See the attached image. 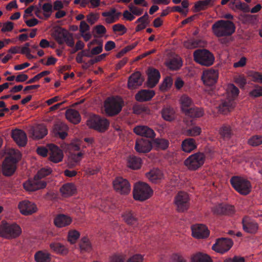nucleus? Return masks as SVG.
Segmentation results:
<instances>
[{
  "mask_svg": "<svg viewBox=\"0 0 262 262\" xmlns=\"http://www.w3.org/2000/svg\"><path fill=\"white\" fill-rule=\"evenodd\" d=\"M86 124L91 128L100 132H104L108 128L110 122L104 118L94 115L87 120Z\"/></svg>",
  "mask_w": 262,
  "mask_h": 262,
  "instance_id": "obj_9",
  "label": "nucleus"
},
{
  "mask_svg": "<svg viewBox=\"0 0 262 262\" xmlns=\"http://www.w3.org/2000/svg\"><path fill=\"white\" fill-rule=\"evenodd\" d=\"M235 30V25L230 20H219L212 26V32L217 37L230 36Z\"/></svg>",
  "mask_w": 262,
  "mask_h": 262,
  "instance_id": "obj_1",
  "label": "nucleus"
},
{
  "mask_svg": "<svg viewBox=\"0 0 262 262\" xmlns=\"http://www.w3.org/2000/svg\"><path fill=\"white\" fill-rule=\"evenodd\" d=\"M191 262H212L211 257L207 254L198 252L192 254L190 258Z\"/></svg>",
  "mask_w": 262,
  "mask_h": 262,
  "instance_id": "obj_36",
  "label": "nucleus"
},
{
  "mask_svg": "<svg viewBox=\"0 0 262 262\" xmlns=\"http://www.w3.org/2000/svg\"><path fill=\"white\" fill-rule=\"evenodd\" d=\"M205 156L202 152H196L190 155L184 161L185 165L190 170H195L204 163Z\"/></svg>",
  "mask_w": 262,
  "mask_h": 262,
  "instance_id": "obj_10",
  "label": "nucleus"
},
{
  "mask_svg": "<svg viewBox=\"0 0 262 262\" xmlns=\"http://www.w3.org/2000/svg\"><path fill=\"white\" fill-rule=\"evenodd\" d=\"M114 189L122 195H127L130 192V185L127 180L117 177L113 181Z\"/></svg>",
  "mask_w": 262,
  "mask_h": 262,
  "instance_id": "obj_11",
  "label": "nucleus"
},
{
  "mask_svg": "<svg viewBox=\"0 0 262 262\" xmlns=\"http://www.w3.org/2000/svg\"><path fill=\"white\" fill-rule=\"evenodd\" d=\"M50 248L53 251L61 255H67L69 252L68 249L60 243H51Z\"/></svg>",
  "mask_w": 262,
  "mask_h": 262,
  "instance_id": "obj_39",
  "label": "nucleus"
},
{
  "mask_svg": "<svg viewBox=\"0 0 262 262\" xmlns=\"http://www.w3.org/2000/svg\"><path fill=\"white\" fill-rule=\"evenodd\" d=\"M18 207L21 213L25 215H31L37 211L36 205L27 200L19 202Z\"/></svg>",
  "mask_w": 262,
  "mask_h": 262,
  "instance_id": "obj_18",
  "label": "nucleus"
},
{
  "mask_svg": "<svg viewBox=\"0 0 262 262\" xmlns=\"http://www.w3.org/2000/svg\"><path fill=\"white\" fill-rule=\"evenodd\" d=\"M68 31L66 29L61 27L57 28L54 31L53 36L58 44L62 45L64 43V39Z\"/></svg>",
  "mask_w": 262,
  "mask_h": 262,
  "instance_id": "obj_35",
  "label": "nucleus"
},
{
  "mask_svg": "<svg viewBox=\"0 0 262 262\" xmlns=\"http://www.w3.org/2000/svg\"><path fill=\"white\" fill-rule=\"evenodd\" d=\"M11 137L16 143L21 147L26 146L27 143V137L24 131L15 129L11 132Z\"/></svg>",
  "mask_w": 262,
  "mask_h": 262,
  "instance_id": "obj_19",
  "label": "nucleus"
},
{
  "mask_svg": "<svg viewBox=\"0 0 262 262\" xmlns=\"http://www.w3.org/2000/svg\"><path fill=\"white\" fill-rule=\"evenodd\" d=\"M230 183L234 189L242 195L248 194L251 190L250 182L247 179L239 176H233L230 179Z\"/></svg>",
  "mask_w": 262,
  "mask_h": 262,
  "instance_id": "obj_5",
  "label": "nucleus"
},
{
  "mask_svg": "<svg viewBox=\"0 0 262 262\" xmlns=\"http://www.w3.org/2000/svg\"><path fill=\"white\" fill-rule=\"evenodd\" d=\"M51 172L52 169L50 168H42L38 171L37 173L35 176V178L41 180L42 178L50 174Z\"/></svg>",
  "mask_w": 262,
  "mask_h": 262,
  "instance_id": "obj_57",
  "label": "nucleus"
},
{
  "mask_svg": "<svg viewBox=\"0 0 262 262\" xmlns=\"http://www.w3.org/2000/svg\"><path fill=\"white\" fill-rule=\"evenodd\" d=\"M124 222L128 225H134L138 222V219L135 213L131 210H126L121 215Z\"/></svg>",
  "mask_w": 262,
  "mask_h": 262,
  "instance_id": "obj_30",
  "label": "nucleus"
},
{
  "mask_svg": "<svg viewBox=\"0 0 262 262\" xmlns=\"http://www.w3.org/2000/svg\"><path fill=\"white\" fill-rule=\"evenodd\" d=\"M201 40L189 39L183 42V46L187 49H192L201 46Z\"/></svg>",
  "mask_w": 262,
  "mask_h": 262,
  "instance_id": "obj_48",
  "label": "nucleus"
},
{
  "mask_svg": "<svg viewBox=\"0 0 262 262\" xmlns=\"http://www.w3.org/2000/svg\"><path fill=\"white\" fill-rule=\"evenodd\" d=\"M134 132L137 135L146 138H152L155 136L153 129L147 126H137L134 128Z\"/></svg>",
  "mask_w": 262,
  "mask_h": 262,
  "instance_id": "obj_27",
  "label": "nucleus"
},
{
  "mask_svg": "<svg viewBox=\"0 0 262 262\" xmlns=\"http://www.w3.org/2000/svg\"><path fill=\"white\" fill-rule=\"evenodd\" d=\"M138 45V42H135V43L127 46L121 50L119 52L117 53L116 55V57L118 58L121 57L123 56L125 53L133 49L137 45Z\"/></svg>",
  "mask_w": 262,
  "mask_h": 262,
  "instance_id": "obj_61",
  "label": "nucleus"
},
{
  "mask_svg": "<svg viewBox=\"0 0 262 262\" xmlns=\"http://www.w3.org/2000/svg\"><path fill=\"white\" fill-rule=\"evenodd\" d=\"M16 157L10 156L6 157L2 164V173L7 177L11 176L16 169V163L21 158V154L19 151H15Z\"/></svg>",
  "mask_w": 262,
  "mask_h": 262,
  "instance_id": "obj_7",
  "label": "nucleus"
},
{
  "mask_svg": "<svg viewBox=\"0 0 262 262\" xmlns=\"http://www.w3.org/2000/svg\"><path fill=\"white\" fill-rule=\"evenodd\" d=\"M182 65V62L180 58H173L167 63V67L172 70L179 69Z\"/></svg>",
  "mask_w": 262,
  "mask_h": 262,
  "instance_id": "obj_50",
  "label": "nucleus"
},
{
  "mask_svg": "<svg viewBox=\"0 0 262 262\" xmlns=\"http://www.w3.org/2000/svg\"><path fill=\"white\" fill-rule=\"evenodd\" d=\"M47 186V183L45 181L39 180L35 178L32 180H29L23 184L24 189L27 191H35L43 189Z\"/></svg>",
  "mask_w": 262,
  "mask_h": 262,
  "instance_id": "obj_16",
  "label": "nucleus"
},
{
  "mask_svg": "<svg viewBox=\"0 0 262 262\" xmlns=\"http://www.w3.org/2000/svg\"><path fill=\"white\" fill-rule=\"evenodd\" d=\"M147 75V86L149 88H152L158 83L160 78V74L158 70L150 68L148 69Z\"/></svg>",
  "mask_w": 262,
  "mask_h": 262,
  "instance_id": "obj_21",
  "label": "nucleus"
},
{
  "mask_svg": "<svg viewBox=\"0 0 262 262\" xmlns=\"http://www.w3.org/2000/svg\"><path fill=\"white\" fill-rule=\"evenodd\" d=\"M30 133L35 139H39L47 134L48 130L45 125L39 124L30 129Z\"/></svg>",
  "mask_w": 262,
  "mask_h": 262,
  "instance_id": "obj_28",
  "label": "nucleus"
},
{
  "mask_svg": "<svg viewBox=\"0 0 262 262\" xmlns=\"http://www.w3.org/2000/svg\"><path fill=\"white\" fill-rule=\"evenodd\" d=\"M68 126L63 122H58L54 125L53 130L55 134L63 130H67Z\"/></svg>",
  "mask_w": 262,
  "mask_h": 262,
  "instance_id": "obj_60",
  "label": "nucleus"
},
{
  "mask_svg": "<svg viewBox=\"0 0 262 262\" xmlns=\"http://www.w3.org/2000/svg\"><path fill=\"white\" fill-rule=\"evenodd\" d=\"M202 129L200 127L195 126L191 128L188 129L186 131V134L188 136L195 137L201 134Z\"/></svg>",
  "mask_w": 262,
  "mask_h": 262,
  "instance_id": "obj_55",
  "label": "nucleus"
},
{
  "mask_svg": "<svg viewBox=\"0 0 262 262\" xmlns=\"http://www.w3.org/2000/svg\"><path fill=\"white\" fill-rule=\"evenodd\" d=\"M182 150L189 153L195 149L197 147V144L195 140L193 138H187L185 139L182 142Z\"/></svg>",
  "mask_w": 262,
  "mask_h": 262,
  "instance_id": "obj_31",
  "label": "nucleus"
},
{
  "mask_svg": "<svg viewBox=\"0 0 262 262\" xmlns=\"http://www.w3.org/2000/svg\"><path fill=\"white\" fill-rule=\"evenodd\" d=\"M99 18V13L92 12L86 16V20L91 25H93L98 20Z\"/></svg>",
  "mask_w": 262,
  "mask_h": 262,
  "instance_id": "obj_62",
  "label": "nucleus"
},
{
  "mask_svg": "<svg viewBox=\"0 0 262 262\" xmlns=\"http://www.w3.org/2000/svg\"><path fill=\"white\" fill-rule=\"evenodd\" d=\"M135 23L139 24L136 28V32H139L145 29L149 23V16L147 13L146 12L144 15L139 17Z\"/></svg>",
  "mask_w": 262,
  "mask_h": 262,
  "instance_id": "obj_40",
  "label": "nucleus"
},
{
  "mask_svg": "<svg viewBox=\"0 0 262 262\" xmlns=\"http://www.w3.org/2000/svg\"><path fill=\"white\" fill-rule=\"evenodd\" d=\"M66 118L74 124H78L81 120L79 112L74 109H69L66 112Z\"/></svg>",
  "mask_w": 262,
  "mask_h": 262,
  "instance_id": "obj_34",
  "label": "nucleus"
},
{
  "mask_svg": "<svg viewBox=\"0 0 262 262\" xmlns=\"http://www.w3.org/2000/svg\"><path fill=\"white\" fill-rule=\"evenodd\" d=\"M80 237V233L76 230H70L68 232V239L72 244H75Z\"/></svg>",
  "mask_w": 262,
  "mask_h": 262,
  "instance_id": "obj_52",
  "label": "nucleus"
},
{
  "mask_svg": "<svg viewBox=\"0 0 262 262\" xmlns=\"http://www.w3.org/2000/svg\"><path fill=\"white\" fill-rule=\"evenodd\" d=\"M125 258L124 254H114L110 256V262H125Z\"/></svg>",
  "mask_w": 262,
  "mask_h": 262,
  "instance_id": "obj_63",
  "label": "nucleus"
},
{
  "mask_svg": "<svg viewBox=\"0 0 262 262\" xmlns=\"http://www.w3.org/2000/svg\"><path fill=\"white\" fill-rule=\"evenodd\" d=\"M154 144L157 148L164 150L168 147L169 142L165 139L157 138L154 141Z\"/></svg>",
  "mask_w": 262,
  "mask_h": 262,
  "instance_id": "obj_51",
  "label": "nucleus"
},
{
  "mask_svg": "<svg viewBox=\"0 0 262 262\" xmlns=\"http://www.w3.org/2000/svg\"><path fill=\"white\" fill-rule=\"evenodd\" d=\"M218 77V71L210 69L203 71L201 79L205 85L212 86L216 83Z\"/></svg>",
  "mask_w": 262,
  "mask_h": 262,
  "instance_id": "obj_13",
  "label": "nucleus"
},
{
  "mask_svg": "<svg viewBox=\"0 0 262 262\" xmlns=\"http://www.w3.org/2000/svg\"><path fill=\"white\" fill-rule=\"evenodd\" d=\"M141 159L135 156H130L127 158V165L133 169H138L141 167Z\"/></svg>",
  "mask_w": 262,
  "mask_h": 262,
  "instance_id": "obj_38",
  "label": "nucleus"
},
{
  "mask_svg": "<svg viewBox=\"0 0 262 262\" xmlns=\"http://www.w3.org/2000/svg\"><path fill=\"white\" fill-rule=\"evenodd\" d=\"M20 227L16 223L9 224L2 222L0 225V236L7 239H13L21 234Z\"/></svg>",
  "mask_w": 262,
  "mask_h": 262,
  "instance_id": "obj_2",
  "label": "nucleus"
},
{
  "mask_svg": "<svg viewBox=\"0 0 262 262\" xmlns=\"http://www.w3.org/2000/svg\"><path fill=\"white\" fill-rule=\"evenodd\" d=\"M219 134L224 139H229L231 136V129L229 125H223L219 130Z\"/></svg>",
  "mask_w": 262,
  "mask_h": 262,
  "instance_id": "obj_49",
  "label": "nucleus"
},
{
  "mask_svg": "<svg viewBox=\"0 0 262 262\" xmlns=\"http://www.w3.org/2000/svg\"><path fill=\"white\" fill-rule=\"evenodd\" d=\"M193 56L194 61L201 66L209 67L214 61V55L206 49H197L194 51Z\"/></svg>",
  "mask_w": 262,
  "mask_h": 262,
  "instance_id": "obj_4",
  "label": "nucleus"
},
{
  "mask_svg": "<svg viewBox=\"0 0 262 262\" xmlns=\"http://www.w3.org/2000/svg\"><path fill=\"white\" fill-rule=\"evenodd\" d=\"M146 177L152 183H157L163 179V174L159 169H154L147 173Z\"/></svg>",
  "mask_w": 262,
  "mask_h": 262,
  "instance_id": "obj_32",
  "label": "nucleus"
},
{
  "mask_svg": "<svg viewBox=\"0 0 262 262\" xmlns=\"http://www.w3.org/2000/svg\"><path fill=\"white\" fill-rule=\"evenodd\" d=\"M72 218L66 214H57L54 219V224L58 228H63L69 226L72 222Z\"/></svg>",
  "mask_w": 262,
  "mask_h": 262,
  "instance_id": "obj_24",
  "label": "nucleus"
},
{
  "mask_svg": "<svg viewBox=\"0 0 262 262\" xmlns=\"http://www.w3.org/2000/svg\"><path fill=\"white\" fill-rule=\"evenodd\" d=\"M121 15V13L117 12L115 8H111L109 11L102 13V16L105 17V23L109 24L116 22Z\"/></svg>",
  "mask_w": 262,
  "mask_h": 262,
  "instance_id": "obj_25",
  "label": "nucleus"
},
{
  "mask_svg": "<svg viewBox=\"0 0 262 262\" xmlns=\"http://www.w3.org/2000/svg\"><path fill=\"white\" fill-rule=\"evenodd\" d=\"M189 196L184 191H179L174 198L173 204L176 210L178 212H184L187 211L190 205Z\"/></svg>",
  "mask_w": 262,
  "mask_h": 262,
  "instance_id": "obj_8",
  "label": "nucleus"
},
{
  "mask_svg": "<svg viewBox=\"0 0 262 262\" xmlns=\"http://www.w3.org/2000/svg\"><path fill=\"white\" fill-rule=\"evenodd\" d=\"M134 113L139 115L143 113H148L149 110L143 105H136L133 108Z\"/></svg>",
  "mask_w": 262,
  "mask_h": 262,
  "instance_id": "obj_58",
  "label": "nucleus"
},
{
  "mask_svg": "<svg viewBox=\"0 0 262 262\" xmlns=\"http://www.w3.org/2000/svg\"><path fill=\"white\" fill-rule=\"evenodd\" d=\"M155 95L152 90H143L136 94L135 98L140 102H144L150 100Z\"/></svg>",
  "mask_w": 262,
  "mask_h": 262,
  "instance_id": "obj_29",
  "label": "nucleus"
},
{
  "mask_svg": "<svg viewBox=\"0 0 262 262\" xmlns=\"http://www.w3.org/2000/svg\"><path fill=\"white\" fill-rule=\"evenodd\" d=\"M84 153L80 151L77 154L70 152L68 158V163L72 166L74 167L80 162L82 159Z\"/></svg>",
  "mask_w": 262,
  "mask_h": 262,
  "instance_id": "obj_43",
  "label": "nucleus"
},
{
  "mask_svg": "<svg viewBox=\"0 0 262 262\" xmlns=\"http://www.w3.org/2000/svg\"><path fill=\"white\" fill-rule=\"evenodd\" d=\"M162 115L164 120L171 121L174 119L175 112L173 108L167 106L163 108Z\"/></svg>",
  "mask_w": 262,
  "mask_h": 262,
  "instance_id": "obj_46",
  "label": "nucleus"
},
{
  "mask_svg": "<svg viewBox=\"0 0 262 262\" xmlns=\"http://www.w3.org/2000/svg\"><path fill=\"white\" fill-rule=\"evenodd\" d=\"M192 234L193 237L196 238H204L208 236L209 231L206 226L204 225H196L192 227Z\"/></svg>",
  "mask_w": 262,
  "mask_h": 262,
  "instance_id": "obj_23",
  "label": "nucleus"
},
{
  "mask_svg": "<svg viewBox=\"0 0 262 262\" xmlns=\"http://www.w3.org/2000/svg\"><path fill=\"white\" fill-rule=\"evenodd\" d=\"M152 194L153 191L147 184L138 182L135 184L133 189L135 200L143 201L150 198Z\"/></svg>",
  "mask_w": 262,
  "mask_h": 262,
  "instance_id": "obj_3",
  "label": "nucleus"
},
{
  "mask_svg": "<svg viewBox=\"0 0 262 262\" xmlns=\"http://www.w3.org/2000/svg\"><path fill=\"white\" fill-rule=\"evenodd\" d=\"M60 191L62 196L68 197L74 194L76 192V189L73 184L67 183L60 188Z\"/></svg>",
  "mask_w": 262,
  "mask_h": 262,
  "instance_id": "obj_37",
  "label": "nucleus"
},
{
  "mask_svg": "<svg viewBox=\"0 0 262 262\" xmlns=\"http://www.w3.org/2000/svg\"><path fill=\"white\" fill-rule=\"evenodd\" d=\"M34 259L36 262H50L51 254L47 251H39L34 255Z\"/></svg>",
  "mask_w": 262,
  "mask_h": 262,
  "instance_id": "obj_42",
  "label": "nucleus"
},
{
  "mask_svg": "<svg viewBox=\"0 0 262 262\" xmlns=\"http://www.w3.org/2000/svg\"><path fill=\"white\" fill-rule=\"evenodd\" d=\"M233 241L228 238H221L216 239L215 244L212 246V249L220 253H224L226 252L233 246Z\"/></svg>",
  "mask_w": 262,
  "mask_h": 262,
  "instance_id": "obj_14",
  "label": "nucleus"
},
{
  "mask_svg": "<svg viewBox=\"0 0 262 262\" xmlns=\"http://www.w3.org/2000/svg\"><path fill=\"white\" fill-rule=\"evenodd\" d=\"M135 148L138 152L145 153L151 149L152 145L149 140L140 138L136 140Z\"/></svg>",
  "mask_w": 262,
  "mask_h": 262,
  "instance_id": "obj_22",
  "label": "nucleus"
},
{
  "mask_svg": "<svg viewBox=\"0 0 262 262\" xmlns=\"http://www.w3.org/2000/svg\"><path fill=\"white\" fill-rule=\"evenodd\" d=\"M184 113L191 118H199L204 115V110L202 108L191 107Z\"/></svg>",
  "mask_w": 262,
  "mask_h": 262,
  "instance_id": "obj_41",
  "label": "nucleus"
},
{
  "mask_svg": "<svg viewBox=\"0 0 262 262\" xmlns=\"http://www.w3.org/2000/svg\"><path fill=\"white\" fill-rule=\"evenodd\" d=\"M47 147L49 149L48 160L54 163L61 162L63 159V151L58 146L54 144H49Z\"/></svg>",
  "mask_w": 262,
  "mask_h": 262,
  "instance_id": "obj_12",
  "label": "nucleus"
},
{
  "mask_svg": "<svg viewBox=\"0 0 262 262\" xmlns=\"http://www.w3.org/2000/svg\"><path fill=\"white\" fill-rule=\"evenodd\" d=\"M243 229L244 231L251 234H256L259 229L258 224L248 216H245L242 220Z\"/></svg>",
  "mask_w": 262,
  "mask_h": 262,
  "instance_id": "obj_15",
  "label": "nucleus"
},
{
  "mask_svg": "<svg viewBox=\"0 0 262 262\" xmlns=\"http://www.w3.org/2000/svg\"><path fill=\"white\" fill-rule=\"evenodd\" d=\"M181 110L184 113L193 105L192 99L188 96L183 95L180 99Z\"/></svg>",
  "mask_w": 262,
  "mask_h": 262,
  "instance_id": "obj_44",
  "label": "nucleus"
},
{
  "mask_svg": "<svg viewBox=\"0 0 262 262\" xmlns=\"http://www.w3.org/2000/svg\"><path fill=\"white\" fill-rule=\"evenodd\" d=\"M248 144L252 146H257L262 144V136L255 135L248 140Z\"/></svg>",
  "mask_w": 262,
  "mask_h": 262,
  "instance_id": "obj_56",
  "label": "nucleus"
},
{
  "mask_svg": "<svg viewBox=\"0 0 262 262\" xmlns=\"http://www.w3.org/2000/svg\"><path fill=\"white\" fill-rule=\"evenodd\" d=\"M209 4L210 3L209 2L206 1L205 0L199 1L196 2L194 6L195 12H199L201 10L206 9Z\"/></svg>",
  "mask_w": 262,
  "mask_h": 262,
  "instance_id": "obj_53",
  "label": "nucleus"
},
{
  "mask_svg": "<svg viewBox=\"0 0 262 262\" xmlns=\"http://www.w3.org/2000/svg\"><path fill=\"white\" fill-rule=\"evenodd\" d=\"M80 248L81 251L90 252L92 249L91 242L87 237H83L79 244Z\"/></svg>",
  "mask_w": 262,
  "mask_h": 262,
  "instance_id": "obj_47",
  "label": "nucleus"
},
{
  "mask_svg": "<svg viewBox=\"0 0 262 262\" xmlns=\"http://www.w3.org/2000/svg\"><path fill=\"white\" fill-rule=\"evenodd\" d=\"M123 102L120 98H108L104 101V107L105 113L109 116L119 114L122 110Z\"/></svg>",
  "mask_w": 262,
  "mask_h": 262,
  "instance_id": "obj_6",
  "label": "nucleus"
},
{
  "mask_svg": "<svg viewBox=\"0 0 262 262\" xmlns=\"http://www.w3.org/2000/svg\"><path fill=\"white\" fill-rule=\"evenodd\" d=\"M143 256L139 254H136L129 257L126 262H143Z\"/></svg>",
  "mask_w": 262,
  "mask_h": 262,
  "instance_id": "obj_64",
  "label": "nucleus"
},
{
  "mask_svg": "<svg viewBox=\"0 0 262 262\" xmlns=\"http://www.w3.org/2000/svg\"><path fill=\"white\" fill-rule=\"evenodd\" d=\"M128 8L129 10L124 11L122 14L123 18L127 20L132 21L135 19V15L140 16L143 12V9L136 6L133 3H130Z\"/></svg>",
  "mask_w": 262,
  "mask_h": 262,
  "instance_id": "obj_17",
  "label": "nucleus"
},
{
  "mask_svg": "<svg viewBox=\"0 0 262 262\" xmlns=\"http://www.w3.org/2000/svg\"><path fill=\"white\" fill-rule=\"evenodd\" d=\"M227 99L234 101L239 94V90L233 84H229L227 88Z\"/></svg>",
  "mask_w": 262,
  "mask_h": 262,
  "instance_id": "obj_45",
  "label": "nucleus"
},
{
  "mask_svg": "<svg viewBox=\"0 0 262 262\" xmlns=\"http://www.w3.org/2000/svg\"><path fill=\"white\" fill-rule=\"evenodd\" d=\"M249 95L253 98L262 96V86L256 85L249 93Z\"/></svg>",
  "mask_w": 262,
  "mask_h": 262,
  "instance_id": "obj_59",
  "label": "nucleus"
},
{
  "mask_svg": "<svg viewBox=\"0 0 262 262\" xmlns=\"http://www.w3.org/2000/svg\"><path fill=\"white\" fill-rule=\"evenodd\" d=\"M235 106L234 101L226 99L222 102L219 106V111L224 114H227L231 111Z\"/></svg>",
  "mask_w": 262,
  "mask_h": 262,
  "instance_id": "obj_33",
  "label": "nucleus"
},
{
  "mask_svg": "<svg viewBox=\"0 0 262 262\" xmlns=\"http://www.w3.org/2000/svg\"><path fill=\"white\" fill-rule=\"evenodd\" d=\"M172 84V80L171 77H167L165 78L162 83L160 86V89L162 91H166L170 88Z\"/></svg>",
  "mask_w": 262,
  "mask_h": 262,
  "instance_id": "obj_54",
  "label": "nucleus"
},
{
  "mask_svg": "<svg viewBox=\"0 0 262 262\" xmlns=\"http://www.w3.org/2000/svg\"><path fill=\"white\" fill-rule=\"evenodd\" d=\"M212 211L215 214L231 215L234 212L233 206L227 204H220L215 206Z\"/></svg>",
  "mask_w": 262,
  "mask_h": 262,
  "instance_id": "obj_26",
  "label": "nucleus"
},
{
  "mask_svg": "<svg viewBox=\"0 0 262 262\" xmlns=\"http://www.w3.org/2000/svg\"><path fill=\"white\" fill-rule=\"evenodd\" d=\"M144 80V78L140 72H135L128 78V87L129 89H136L142 84Z\"/></svg>",
  "mask_w": 262,
  "mask_h": 262,
  "instance_id": "obj_20",
  "label": "nucleus"
}]
</instances>
